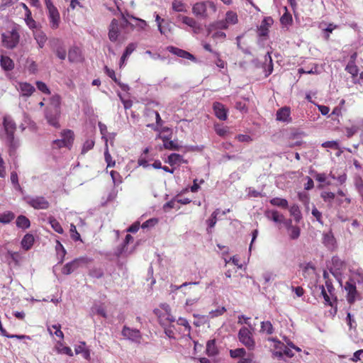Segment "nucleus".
<instances>
[{
	"label": "nucleus",
	"mask_w": 363,
	"mask_h": 363,
	"mask_svg": "<svg viewBox=\"0 0 363 363\" xmlns=\"http://www.w3.org/2000/svg\"><path fill=\"white\" fill-rule=\"evenodd\" d=\"M60 114V108H47L45 116L48 123L55 128H59L60 127L59 123Z\"/></svg>",
	"instance_id": "5"
},
{
	"label": "nucleus",
	"mask_w": 363,
	"mask_h": 363,
	"mask_svg": "<svg viewBox=\"0 0 363 363\" xmlns=\"http://www.w3.org/2000/svg\"><path fill=\"white\" fill-rule=\"evenodd\" d=\"M91 262V259L87 257H79L74 259L73 261L67 263L62 268V273L68 275L74 272L82 264H86Z\"/></svg>",
	"instance_id": "7"
},
{
	"label": "nucleus",
	"mask_w": 363,
	"mask_h": 363,
	"mask_svg": "<svg viewBox=\"0 0 363 363\" xmlns=\"http://www.w3.org/2000/svg\"><path fill=\"white\" fill-rule=\"evenodd\" d=\"M50 108H60V97L59 95L52 96L50 99Z\"/></svg>",
	"instance_id": "47"
},
{
	"label": "nucleus",
	"mask_w": 363,
	"mask_h": 363,
	"mask_svg": "<svg viewBox=\"0 0 363 363\" xmlns=\"http://www.w3.org/2000/svg\"><path fill=\"white\" fill-rule=\"evenodd\" d=\"M49 223L55 231H56L57 233H58L60 234L63 233L64 230H63L62 227L61 226L60 223L55 218L50 217Z\"/></svg>",
	"instance_id": "42"
},
{
	"label": "nucleus",
	"mask_w": 363,
	"mask_h": 363,
	"mask_svg": "<svg viewBox=\"0 0 363 363\" xmlns=\"http://www.w3.org/2000/svg\"><path fill=\"white\" fill-rule=\"evenodd\" d=\"M18 89L23 96L29 97L35 91V87L29 83L21 82L18 84Z\"/></svg>",
	"instance_id": "15"
},
{
	"label": "nucleus",
	"mask_w": 363,
	"mask_h": 363,
	"mask_svg": "<svg viewBox=\"0 0 363 363\" xmlns=\"http://www.w3.org/2000/svg\"><path fill=\"white\" fill-rule=\"evenodd\" d=\"M274 329L270 321H262L261 323L260 333L272 335L274 333Z\"/></svg>",
	"instance_id": "31"
},
{
	"label": "nucleus",
	"mask_w": 363,
	"mask_h": 363,
	"mask_svg": "<svg viewBox=\"0 0 363 363\" xmlns=\"http://www.w3.org/2000/svg\"><path fill=\"white\" fill-rule=\"evenodd\" d=\"M264 58H265V63H266V66H267V71L268 72V74L267 75H269L273 71L272 59L271 55L269 52L265 55Z\"/></svg>",
	"instance_id": "51"
},
{
	"label": "nucleus",
	"mask_w": 363,
	"mask_h": 363,
	"mask_svg": "<svg viewBox=\"0 0 363 363\" xmlns=\"http://www.w3.org/2000/svg\"><path fill=\"white\" fill-rule=\"evenodd\" d=\"M14 218V214L11 212H8L6 213L1 214L0 223H9Z\"/></svg>",
	"instance_id": "52"
},
{
	"label": "nucleus",
	"mask_w": 363,
	"mask_h": 363,
	"mask_svg": "<svg viewBox=\"0 0 363 363\" xmlns=\"http://www.w3.org/2000/svg\"><path fill=\"white\" fill-rule=\"evenodd\" d=\"M215 115L220 120L225 121L227 118V111L224 106L220 102H215L213 105Z\"/></svg>",
	"instance_id": "14"
},
{
	"label": "nucleus",
	"mask_w": 363,
	"mask_h": 363,
	"mask_svg": "<svg viewBox=\"0 0 363 363\" xmlns=\"http://www.w3.org/2000/svg\"><path fill=\"white\" fill-rule=\"evenodd\" d=\"M326 289V291L328 292V294L331 296L333 298H336L334 297V291L335 289L332 284V282L329 280L325 281V286H324Z\"/></svg>",
	"instance_id": "63"
},
{
	"label": "nucleus",
	"mask_w": 363,
	"mask_h": 363,
	"mask_svg": "<svg viewBox=\"0 0 363 363\" xmlns=\"http://www.w3.org/2000/svg\"><path fill=\"white\" fill-rule=\"evenodd\" d=\"M323 243L328 248L335 245V238L331 233H324L323 235Z\"/></svg>",
	"instance_id": "34"
},
{
	"label": "nucleus",
	"mask_w": 363,
	"mask_h": 363,
	"mask_svg": "<svg viewBox=\"0 0 363 363\" xmlns=\"http://www.w3.org/2000/svg\"><path fill=\"white\" fill-rule=\"evenodd\" d=\"M277 120L279 121H281L284 123H291V110L289 107L284 106L281 108H279L277 111Z\"/></svg>",
	"instance_id": "9"
},
{
	"label": "nucleus",
	"mask_w": 363,
	"mask_h": 363,
	"mask_svg": "<svg viewBox=\"0 0 363 363\" xmlns=\"http://www.w3.org/2000/svg\"><path fill=\"white\" fill-rule=\"evenodd\" d=\"M121 335L124 338L135 343H140L142 339V335L139 330L130 328L126 325L123 326Z\"/></svg>",
	"instance_id": "8"
},
{
	"label": "nucleus",
	"mask_w": 363,
	"mask_h": 363,
	"mask_svg": "<svg viewBox=\"0 0 363 363\" xmlns=\"http://www.w3.org/2000/svg\"><path fill=\"white\" fill-rule=\"evenodd\" d=\"M68 59L70 62H77L80 59V52L77 48H73L69 50Z\"/></svg>",
	"instance_id": "37"
},
{
	"label": "nucleus",
	"mask_w": 363,
	"mask_h": 363,
	"mask_svg": "<svg viewBox=\"0 0 363 363\" xmlns=\"http://www.w3.org/2000/svg\"><path fill=\"white\" fill-rule=\"evenodd\" d=\"M320 289L321 290V294L323 296L325 303L328 306H330L331 307H333L334 302L336 301V298H333L331 297L323 285L320 286Z\"/></svg>",
	"instance_id": "30"
},
{
	"label": "nucleus",
	"mask_w": 363,
	"mask_h": 363,
	"mask_svg": "<svg viewBox=\"0 0 363 363\" xmlns=\"http://www.w3.org/2000/svg\"><path fill=\"white\" fill-rule=\"evenodd\" d=\"M52 10H50L48 11L49 13V18L50 22V26L52 28L55 29L59 26L60 23V13L57 9H52Z\"/></svg>",
	"instance_id": "17"
},
{
	"label": "nucleus",
	"mask_w": 363,
	"mask_h": 363,
	"mask_svg": "<svg viewBox=\"0 0 363 363\" xmlns=\"http://www.w3.org/2000/svg\"><path fill=\"white\" fill-rule=\"evenodd\" d=\"M172 10L176 12H187L186 5L181 1L174 0L172 3Z\"/></svg>",
	"instance_id": "32"
},
{
	"label": "nucleus",
	"mask_w": 363,
	"mask_h": 363,
	"mask_svg": "<svg viewBox=\"0 0 363 363\" xmlns=\"http://www.w3.org/2000/svg\"><path fill=\"white\" fill-rule=\"evenodd\" d=\"M345 70L350 73L352 77H356L358 74L359 69L356 64L347 63Z\"/></svg>",
	"instance_id": "46"
},
{
	"label": "nucleus",
	"mask_w": 363,
	"mask_h": 363,
	"mask_svg": "<svg viewBox=\"0 0 363 363\" xmlns=\"http://www.w3.org/2000/svg\"><path fill=\"white\" fill-rule=\"evenodd\" d=\"M70 233L72 240L74 241L81 240L80 235L77 232L76 226L74 224H71L70 225Z\"/></svg>",
	"instance_id": "54"
},
{
	"label": "nucleus",
	"mask_w": 363,
	"mask_h": 363,
	"mask_svg": "<svg viewBox=\"0 0 363 363\" xmlns=\"http://www.w3.org/2000/svg\"><path fill=\"white\" fill-rule=\"evenodd\" d=\"M106 73L107 75L111 77L115 82H116L120 87L122 89L123 91H128L129 89V86L127 84L121 83L120 82H118V79L116 77L115 72L113 69H111L108 68L107 67H105Z\"/></svg>",
	"instance_id": "27"
},
{
	"label": "nucleus",
	"mask_w": 363,
	"mask_h": 363,
	"mask_svg": "<svg viewBox=\"0 0 363 363\" xmlns=\"http://www.w3.org/2000/svg\"><path fill=\"white\" fill-rule=\"evenodd\" d=\"M61 135L62 140L65 142V143L67 145V147L70 149L74 140L73 131L71 130H65L63 132H62Z\"/></svg>",
	"instance_id": "23"
},
{
	"label": "nucleus",
	"mask_w": 363,
	"mask_h": 363,
	"mask_svg": "<svg viewBox=\"0 0 363 363\" xmlns=\"http://www.w3.org/2000/svg\"><path fill=\"white\" fill-rule=\"evenodd\" d=\"M277 342L278 345H277V348H278L279 350L274 352L275 356L279 358H283L284 356L286 357H292L294 355L291 348L287 347V346L279 341Z\"/></svg>",
	"instance_id": "10"
},
{
	"label": "nucleus",
	"mask_w": 363,
	"mask_h": 363,
	"mask_svg": "<svg viewBox=\"0 0 363 363\" xmlns=\"http://www.w3.org/2000/svg\"><path fill=\"white\" fill-rule=\"evenodd\" d=\"M182 22L190 27L191 28H193L195 27V26L199 23L196 19H194L192 17L189 16H185L182 18Z\"/></svg>",
	"instance_id": "48"
},
{
	"label": "nucleus",
	"mask_w": 363,
	"mask_h": 363,
	"mask_svg": "<svg viewBox=\"0 0 363 363\" xmlns=\"http://www.w3.org/2000/svg\"><path fill=\"white\" fill-rule=\"evenodd\" d=\"M335 194L330 191H323L321 193V197L325 201H331L335 199Z\"/></svg>",
	"instance_id": "59"
},
{
	"label": "nucleus",
	"mask_w": 363,
	"mask_h": 363,
	"mask_svg": "<svg viewBox=\"0 0 363 363\" xmlns=\"http://www.w3.org/2000/svg\"><path fill=\"white\" fill-rule=\"evenodd\" d=\"M217 7L210 1L196 2L192 6V13L198 18L207 19L216 12Z\"/></svg>",
	"instance_id": "2"
},
{
	"label": "nucleus",
	"mask_w": 363,
	"mask_h": 363,
	"mask_svg": "<svg viewBox=\"0 0 363 363\" xmlns=\"http://www.w3.org/2000/svg\"><path fill=\"white\" fill-rule=\"evenodd\" d=\"M24 6L27 9V13H26V24L28 25V26L30 28H33L35 27V21L33 19V18L31 17V13L30 11L28 9V8L26 7V5H24Z\"/></svg>",
	"instance_id": "53"
},
{
	"label": "nucleus",
	"mask_w": 363,
	"mask_h": 363,
	"mask_svg": "<svg viewBox=\"0 0 363 363\" xmlns=\"http://www.w3.org/2000/svg\"><path fill=\"white\" fill-rule=\"evenodd\" d=\"M286 12L282 15L280 21L282 25L287 26L292 23V16L287 12L286 7H285Z\"/></svg>",
	"instance_id": "50"
},
{
	"label": "nucleus",
	"mask_w": 363,
	"mask_h": 363,
	"mask_svg": "<svg viewBox=\"0 0 363 363\" xmlns=\"http://www.w3.org/2000/svg\"><path fill=\"white\" fill-rule=\"evenodd\" d=\"M230 354L233 358H242L245 355L246 351L244 348H238L235 350H230Z\"/></svg>",
	"instance_id": "45"
},
{
	"label": "nucleus",
	"mask_w": 363,
	"mask_h": 363,
	"mask_svg": "<svg viewBox=\"0 0 363 363\" xmlns=\"http://www.w3.org/2000/svg\"><path fill=\"white\" fill-rule=\"evenodd\" d=\"M133 240V238L129 235V234H127L125 235V240L123 241V243L122 244V245L121 247H119L118 249H117V251L116 252V255L117 256H121L123 253H124L125 252V247H126V245L130 242H132Z\"/></svg>",
	"instance_id": "35"
},
{
	"label": "nucleus",
	"mask_w": 363,
	"mask_h": 363,
	"mask_svg": "<svg viewBox=\"0 0 363 363\" xmlns=\"http://www.w3.org/2000/svg\"><path fill=\"white\" fill-rule=\"evenodd\" d=\"M34 39L36 40L38 47L43 48L47 41L45 33L41 30H36L33 32Z\"/></svg>",
	"instance_id": "19"
},
{
	"label": "nucleus",
	"mask_w": 363,
	"mask_h": 363,
	"mask_svg": "<svg viewBox=\"0 0 363 363\" xmlns=\"http://www.w3.org/2000/svg\"><path fill=\"white\" fill-rule=\"evenodd\" d=\"M270 203L273 206L281 207L283 208H288V201L284 199L273 198L270 200Z\"/></svg>",
	"instance_id": "41"
},
{
	"label": "nucleus",
	"mask_w": 363,
	"mask_h": 363,
	"mask_svg": "<svg viewBox=\"0 0 363 363\" xmlns=\"http://www.w3.org/2000/svg\"><path fill=\"white\" fill-rule=\"evenodd\" d=\"M130 23L127 19L123 18L120 22L116 19H113L111 22L108 28V38L111 41L115 42L117 40L118 37L121 32V28L128 26Z\"/></svg>",
	"instance_id": "3"
},
{
	"label": "nucleus",
	"mask_w": 363,
	"mask_h": 363,
	"mask_svg": "<svg viewBox=\"0 0 363 363\" xmlns=\"http://www.w3.org/2000/svg\"><path fill=\"white\" fill-rule=\"evenodd\" d=\"M289 212L291 216L294 217V220L297 223H298L301 220L302 216L298 205L294 204L291 206V208H289Z\"/></svg>",
	"instance_id": "36"
},
{
	"label": "nucleus",
	"mask_w": 363,
	"mask_h": 363,
	"mask_svg": "<svg viewBox=\"0 0 363 363\" xmlns=\"http://www.w3.org/2000/svg\"><path fill=\"white\" fill-rule=\"evenodd\" d=\"M55 52H56V55L60 59V60H65L66 58V56H67V52H66V50L62 47V46H58L57 48H56V50H55Z\"/></svg>",
	"instance_id": "57"
},
{
	"label": "nucleus",
	"mask_w": 363,
	"mask_h": 363,
	"mask_svg": "<svg viewBox=\"0 0 363 363\" xmlns=\"http://www.w3.org/2000/svg\"><path fill=\"white\" fill-rule=\"evenodd\" d=\"M343 267V262L337 256H334L331 259V266L330 272L334 275L337 276Z\"/></svg>",
	"instance_id": "13"
},
{
	"label": "nucleus",
	"mask_w": 363,
	"mask_h": 363,
	"mask_svg": "<svg viewBox=\"0 0 363 363\" xmlns=\"http://www.w3.org/2000/svg\"><path fill=\"white\" fill-rule=\"evenodd\" d=\"M346 321H347V323L350 329L356 328V326H357L356 322L350 313H347Z\"/></svg>",
	"instance_id": "60"
},
{
	"label": "nucleus",
	"mask_w": 363,
	"mask_h": 363,
	"mask_svg": "<svg viewBox=\"0 0 363 363\" xmlns=\"http://www.w3.org/2000/svg\"><path fill=\"white\" fill-rule=\"evenodd\" d=\"M171 166L175 164H179L183 162H186L183 157L181 155L177 153H172L168 156L167 161Z\"/></svg>",
	"instance_id": "25"
},
{
	"label": "nucleus",
	"mask_w": 363,
	"mask_h": 363,
	"mask_svg": "<svg viewBox=\"0 0 363 363\" xmlns=\"http://www.w3.org/2000/svg\"><path fill=\"white\" fill-rule=\"evenodd\" d=\"M11 182L13 184V186L16 190L19 191L21 193H23V189L18 183V174L16 172H12L11 173Z\"/></svg>",
	"instance_id": "43"
},
{
	"label": "nucleus",
	"mask_w": 363,
	"mask_h": 363,
	"mask_svg": "<svg viewBox=\"0 0 363 363\" xmlns=\"http://www.w3.org/2000/svg\"><path fill=\"white\" fill-rule=\"evenodd\" d=\"M3 127L5 132V142L6 145L9 146L11 151H14L18 147L19 143L14 137L16 124L11 116L7 115L4 116Z\"/></svg>",
	"instance_id": "1"
},
{
	"label": "nucleus",
	"mask_w": 363,
	"mask_h": 363,
	"mask_svg": "<svg viewBox=\"0 0 363 363\" xmlns=\"http://www.w3.org/2000/svg\"><path fill=\"white\" fill-rule=\"evenodd\" d=\"M225 311H226V309L225 307L218 308L217 309L213 310L209 313L210 317L215 318V317L220 316V315H223L224 313V312H225Z\"/></svg>",
	"instance_id": "56"
},
{
	"label": "nucleus",
	"mask_w": 363,
	"mask_h": 363,
	"mask_svg": "<svg viewBox=\"0 0 363 363\" xmlns=\"http://www.w3.org/2000/svg\"><path fill=\"white\" fill-rule=\"evenodd\" d=\"M345 289L347 292V299L350 303H352L356 300L358 295L355 284L347 281Z\"/></svg>",
	"instance_id": "11"
},
{
	"label": "nucleus",
	"mask_w": 363,
	"mask_h": 363,
	"mask_svg": "<svg viewBox=\"0 0 363 363\" xmlns=\"http://www.w3.org/2000/svg\"><path fill=\"white\" fill-rule=\"evenodd\" d=\"M177 324L184 326L186 330H187L189 333L190 332L191 326L186 319L184 318H179L177 320Z\"/></svg>",
	"instance_id": "64"
},
{
	"label": "nucleus",
	"mask_w": 363,
	"mask_h": 363,
	"mask_svg": "<svg viewBox=\"0 0 363 363\" xmlns=\"http://www.w3.org/2000/svg\"><path fill=\"white\" fill-rule=\"evenodd\" d=\"M228 25L225 20L218 21L211 23L208 28V32L210 33L211 31L216 29H227L228 28Z\"/></svg>",
	"instance_id": "28"
},
{
	"label": "nucleus",
	"mask_w": 363,
	"mask_h": 363,
	"mask_svg": "<svg viewBox=\"0 0 363 363\" xmlns=\"http://www.w3.org/2000/svg\"><path fill=\"white\" fill-rule=\"evenodd\" d=\"M168 50L174 54L175 55L178 56V57H180L182 58H184V59H188V60H192V61H194L196 60L195 57L191 55L190 52L186 51V50H182V49H179V48H175V47H169L168 48Z\"/></svg>",
	"instance_id": "12"
},
{
	"label": "nucleus",
	"mask_w": 363,
	"mask_h": 363,
	"mask_svg": "<svg viewBox=\"0 0 363 363\" xmlns=\"http://www.w3.org/2000/svg\"><path fill=\"white\" fill-rule=\"evenodd\" d=\"M95 142L93 139L88 138L83 143L81 155H85L88 151L93 149Z\"/></svg>",
	"instance_id": "38"
},
{
	"label": "nucleus",
	"mask_w": 363,
	"mask_h": 363,
	"mask_svg": "<svg viewBox=\"0 0 363 363\" xmlns=\"http://www.w3.org/2000/svg\"><path fill=\"white\" fill-rule=\"evenodd\" d=\"M34 241L35 239L33 235L30 233H27L21 240V246L25 250H28L33 246Z\"/></svg>",
	"instance_id": "24"
},
{
	"label": "nucleus",
	"mask_w": 363,
	"mask_h": 363,
	"mask_svg": "<svg viewBox=\"0 0 363 363\" xmlns=\"http://www.w3.org/2000/svg\"><path fill=\"white\" fill-rule=\"evenodd\" d=\"M16 223L17 227L22 229H27L30 225V222L29 219L25 216L22 215L17 217Z\"/></svg>",
	"instance_id": "29"
},
{
	"label": "nucleus",
	"mask_w": 363,
	"mask_h": 363,
	"mask_svg": "<svg viewBox=\"0 0 363 363\" xmlns=\"http://www.w3.org/2000/svg\"><path fill=\"white\" fill-rule=\"evenodd\" d=\"M2 38L4 45L9 49L14 48L18 43V37L13 35L6 36L3 34Z\"/></svg>",
	"instance_id": "16"
},
{
	"label": "nucleus",
	"mask_w": 363,
	"mask_h": 363,
	"mask_svg": "<svg viewBox=\"0 0 363 363\" xmlns=\"http://www.w3.org/2000/svg\"><path fill=\"white\" fill-rule=\"evenodd\" d=\"M272 18L267 17L264 18L259 27V35L260 36H266L268 34V27L272 23Z\"/></svg>",
	"instance_id": "21"
},
{
	"label": "nucleus",
	"mask_w": 363,
	"mask_h": 363,
	"mask_svg": "<svg viewBox=\"0 0 363 363\" xmlns=\"http://www.w3.org/2000/svg\"><path fill=\"white\" fill-rule=\"evenodd\" d=\"M225 21L228 23V25H234L238 23V16L237 13L233 11H228L225 14Z\"/></svg>",
	"instance_id": "39"
},
{
	"label": "nucleus",
	"mask_w": 363,
	"mask_h": 363,
	"mask_svg": "<svg viewBox=\"0 0 363 363\" xmlns=\"http://www.w3.org/2000/svg\"><path fill=\"white\" fill-rule=\"evenodd\" d=\"M291 221L289 222V224L287 226L289 235L291 239L292 240H296L300 236V228L298 226H293L291 225Z\"/></svg>",
	"instance_id": "33"
},
{
	"label": "nucleus",
	"mask_w": 363,
	"mask_h": 363,
	"mask_svg": "<svg viewBox=\"0 0 363 363\" xmlns=\"http://www.w3.org/2000/svg\"><path fill=\"white\" fill-rule=\"evenodd\" d=\"M37 88L44 94H50V91L48 86L43 82H36Z\"/></svg>",
	"instance_id": "58"
},
{
	"label": "nucleus",
	"mask_w": 363,
	"mask_h": 363,
	"mask_svg": "<svg viewBox=\"0 0 363 363\" xmlns=\"http://www.w3.org/2000/svg\"><path fill=\"white\" fill-rule=\"evenodd\" d=\"M346 135L348 138L352 137L359 130V128L356 125L346 128Z\"/></svg>",
	"instance_id": "61"
},
{
	"label": "nucleus",
	"mask_w": 363,
	"mask_h": 363,
	"mask_svg": "<svg viewBox=\"0 0 363 363\" xmlns=\"http://www.w3.org/2000/svg\"><path fill=\"white\" fill-rule=\"evenodd\" d=\"M24 200L35 209H47L49 207V202L43 196H26Z\"/></svg>",
	"instance_id": "6"
},
{
	"label": "nucleus",
	"mask_w": 363,
	"mask_h": 363,
	"mask_svg": "<svg viewBox=\"0 0 363 363\" xmlns=\"http://www.w3.org/2000/svg\"><path fill=\"white\" fill-rule=\"evenodd\" d=\"M89 274L93 278L99 279L104 276V271L101 268H92L89 270Z\"/></svg>",
	"instance_id": "49"
},
{
	"label": "nucleus",
	"mask_w": 363,
	"mask_h": 363,
	"mask_svg": "<svg viewBox=\"0 0 363 363\" xmlns=\"http://www.w3.org/2000/svg\"><path fill=\"white\" fill-rule=\"evenodd\" d=\"M206 353L208 356H214L217 354V349L214 340H211L207 342Z\"/></svg>",
	"instance_id": "40"
},
{
	"label": "nucleus",
	"mask_w": 363,
	"mask_h": 363,
	"mask_svg": "<svg viewBox=\"0 0 363 363\" xmlns=\"http://www.w3.org/2000/svg\"><path fill=\"white\" fill-rule=\"evenodd\" d=\"M1 66L4 70L10 71L13 69L14 63L9 57L2 56L1 57Z\"/></svg>",
	"instance_id": "26"
},
{
	"label": "nucleus",
	"mask_w": 363,
	"mask_h": 363,
	"mask_svg": "<svg viewBox=\"0 0 363 363\" xmlns=\"http://www.w3.org/2000/svg\"><path fill=\"white\" fill-rule=\"evenodd\" d=\"M163 143H164V148L167 149V150H179V146L175 141L170 140L167 138H164L163 140Z\"/></svg>",
	"instance_id": "44"
},
{
	"label": "nucleus",
	"mask_w": 363,
	"mask_h": 363,
	"mask_svg": "<svg viewBox=\"0 0 363 363\" xmlns=\"http://www.w3.org/2000/svg\"><path fill=\"white\" fill-rule=\"evenodd\" d=\"M90 315L91 316L95 315H99L105 318L107 317V314H106L105 308L103 306L102 304H99V303H94L91 306V311H90Z\"/></svg>",
	"instance_id": "20"
},
{
	"label": "nucleus",
	"mask_w": 363,
	"mask_h": 363,
	"mask_svg": "<svg viewBox=\"0 0 363 363\" xmlns=\"http://www.w3.org/2000/svg\"><path fill=\"white\" fill-rule=\"evenodd\" d=\"M219 213L220 209H216L211 215V217L206 220L208 225L206 230L208 233H211V228H213L216 225L217 222V216H218Z\"/></svg>",
	"instance_id": "22"
},
{
	"label": "nucleus",
	"mask_w": 363,
	"mask_h": 363,
	"mask_svg": "<svg viewBox=\"0 0 363 363\" xmlns=\"http://www.w3.org/2000/svg\"><path fill=\"white\" fill-rule=\"evenodd\" d=\"M298 199L301 201H302L305 206L307 210H308V204H309V197L306 193H299L298 194Z\"/></svg>",
	"instance_id": "62"
},
{
	"label": "nucleus",
	"mask_w": 363,
	"mask_h": 363,
	"mask_svg": "<svg viewBox=\"0 0 363 363\" xmlns=\"http://www.w3.org/2000/svg\"><path fill=\"white\" fill-rule=\"evenodd\" d=\"M52 147L53 149H60L62 147H67V145L62 139H57L52 142Z\"/></svg>",
	"instance_id": "55"
},
{
	"label": "nucleus",
	"mask_w": 363,
	"mask_h": 363,
	"mask_svg": "<svg viewBox=\"0 0 363 363\" xmlns=\"http://www.w3.org/2000/svg\"><path fill=\"white\" fill-rule=\"evenodd\" d=\"M265 216L269 220L277 223H281L284 221V216L276 210L266 211Z\"/></svg>",
	"instance_id": "18"
},
{
	"label": "nucleus",
	"mask_w": 363,
	"mask_h": 363,
	"mask_svg": "<svg viewBox=\"0 0 363 363\" xmlns=\"http://www.w3.org/2000/svg\"><path fill=\"white\" fill-rule=\"evenodd\" d=\"M239 341L244 345L248 350H254L255 342L253 339L252 332L246 327H242L238 332Z\"/></svg>",
	"instance_id": "4"
}]
</instances>
